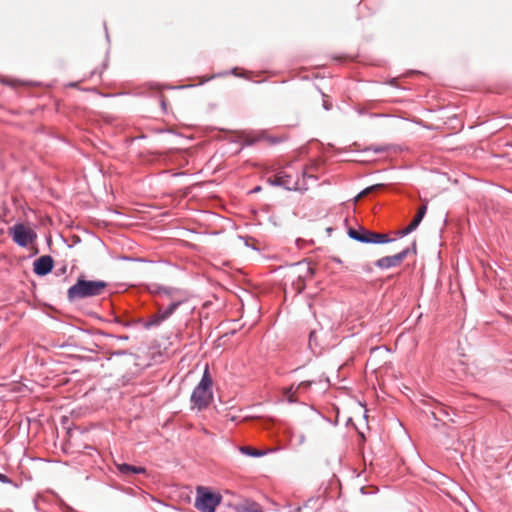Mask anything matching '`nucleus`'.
Returning <instances> with one entry per match:
<instances>
[{"label":"nucleus","mask_w":512,"mask_h":512,"mask_svg":"<svg viewBox=\"0 0 512 512\" xmlns=\"http://www.w3.org/2000/svg\"><path fill=\"white\" fill-rule=\"evenodd\" d=\"M107 282L103 280H86L78 278L76 283L67 291V298L70 302L100 296L104 293Z\"/></svg>","instance_id":"nucleus-1"},{"label":"nucleus","mask_w":512,"mask_h":512,"mask_svg":"<svg viewBox=\"0 0 512 512\" xmlns=\"http://www.w3.org/2000/svg\"><path fill=\"white\" fill-rule=\"evenodd\" d=\"M212 385L213 381L209 369L206 367L200 382L191 394V402L198 410L205 409L209 406L213 398Z\"/></svg>","instance_id":"nucleus-2"},{"label":"nucleus","mask_w":512,"mask_h":512,"mask_svg":"<svg viewBox=\"0 0 512 512\" xmlns=\"http://www.w3.org/2000/svg\"><path fill=\"white\" fill-rule=\"evenodd\" d=\"M222 502L220 493L212 492L209 488L198 486L194 506L201 512H215Z\"/></svg>","instance_id":"nucleus-3"},{"label":"nucleus","mask_w":512,"mask_h":512,"mask_svg":"<svg viewBox=\"0 0 512 512\" xmlns=\"http://www.w3.org/2000/svg\"><path fill=\"white\" fill-rule=\"evenodd\" d=\"M348 235L353 240H356L361 243H373V244H383L389 243L393 241L386 234L376 233L364 228H360L359 230L350 228L348 230Z\"/></svg>","instance_id":"nucleus-4"},{"label":"nucleus","mask_w":512,"mask_h":512,"mask_svg":"<svg viewBox=\"0 0 512 512\" xmlns=\"http://www.w3.org/2000/svg\"><path fill=\"white\" fill-rule=\"evenodd\" d=\"M9 235L11 236L12 240L20 247H27L37 238V234L34 232V230L22 223H16L10 227Z\"/></svg>","instance_id":"nucleus-5"},{"label":"nucleus","mask_w":512,"mask_h":512,"mask_svg":"<svg viewBox=\"0 0 512 512\" xmlns=\"http://www.w3.org/2000/svg\"><path fill=\"white\" fill-rule=\"evenodd\" d=\"M182 304L181 300L173 301L170 305L165 309H159L158 312L148 318L146 322L143 323V327L145 329H151L154 327L160 326L165 320H167L176 309Z\"/></svg>","instance_id":"nucleus-6"},{"label":"nucleus","mask_w":512,"mask_h":512,"mask_svg":"<svg viewBox=\"0 0 512 512\" xmlns=\"http://www.w3.org/2000/svg\"><path fill=\"white\" fill-rule=\"evenodd\" d=\"M267 181L273 186H280L287 190L299 189L298 179H294L291 175L283 171H280L272 177H269Z\"/></svg>","instance_id":"nucleus-7"},{"label":"nucleus","mask_w":512,"mask_h":512,"mask_svg":"<svg viewBox=\"0 0 512 512\" xmlns=\"http://www.w3.org/2000/svg\"><path fill=\"white\" fill-rule=\"evenodd\" d=\"M410 249L405 248L401 252L391 255V256H384L376 261V266L380 269H389L392 267H395L399 265L409 254Z\"/></svg>","instance_id":"nucleus-8"},{"label":"nucleus","mask_w":512,"mask_h":512,"mask_svg":"<svg viewBox=\"0 0 512 512\" xmlns=\"http://www.w3.org/2000/svg\"><path fill=\"white\" fill-rule=\"evenodd\" d=\"M53 268V259L49 255H43L36 259L33 263V271L38 276H45L51 272Z\"/></svg>","instance_id":"nucleus-9"},{"label":"nucleus","mask_w":512,"mask_h":512,"mask_svg":"<svg viewBox=\"0 0 512 512\" xmlns=\"http://www.w3.org/2000/svg\"><path fill=\"white\" fill-rule=\"evenodd\" d=\"M117 470L123 477H130L134 474H146L147 470L141 466H133L127 463L116 464Z\"/></svg>","instance_id":"nucleus-10"},{"label":"nucleus","mask_w":512,"mask_h":512,"mask_svg":"<svg viewBox=\"0 0 512 512\" xmlns=\"http://www.w3.org/2000/svg\"><path fill=\"white\" fill-rule=\"evenodd\" d=\"M240 140L243 142V146H251L259 141H262L266 138L264 132L259 133H241L239 136Z\"/></svg>","instance_id":"nucleus-11"},{"label":"nucleus","mask_w":512,"mask_h":512,"mask_svg":"<svg viewBox=\"0 0 512 512\" xmlns=\"http://www.w3.org/2000/svg\"><path fill=\"white\" fill-rule=\"evenodd\" d=\"M311 384H312V382H310V381H304V382H301V383H300V384H298V386L296 387V389H295V393H296L298 390L302 389V388H304V389L309 388V387L311 386ZM293 389H294V388H293V386H292V387H290L289 389H287V391H286V393H285V395H286V397L288 398V401H289V402H295V401H296V400L293 398V396H294Z\"/></svg>","instance_id":"nucleus-12"},{"label":"nucleus","mask_w":512,"mask_h":512,"mask_svg":"<svg viewBox=\"0 0 512 512\" xmlns=\"http://www.w3.org/2000/svg\"><path fill=\"white\" fill-rule=\"evenodd\" d=\"M426 212H427V205H422V206L419 207L417 214L415 215L414 219L410 223V225L412 227H414L415 230L420 225V223H421L422 219L424 218Z\"/></svg>","instance_id":"nucleus-13"},{"label":"nucleus","mask_w":512,"mask_h":512,"mask_svg":"<svg viewBox=\"0 0 512 512\" xmlns=\"http://www.w3.org/2000/svg\"><path fill=\"white\" fill-rule=\"evenodd\" d=\"M152 292H157V293H162L164 295H166L167 297H172V295L176 292H178L177 289H174V288H168V287H163V286H155V289L152 290Z\"/></svg>","instance_id":"nucleus-14"},{"label":"nucleus","mask_w":512,"mask_h":512,"mask_svg":"<svg viewBox=\"0 0 512 512\" xmlns=\"http://www.w3.org/2000/svg\"><path fill=\"white\" fill-rule=\"evenodd\" d=\"M240 452L245 455L252 456V457H259L264 454L263 452H261L259 450H256V449H253V448L247 447V446L241 447Z\"/></svg>","instance_id":"nucleus-15"},{"label":"nucleus","mask_w":512,"mask_h":512,"mask_svg":"<svg viewBox=\"0 0 512 512\" xmlns=\"http://www.w3.org/2000/svg\"><path fill=\"white\" fill-rule=\"evenodd\" d=\"M414 230H415V229H414V227H412V226L409 224L406 228H404V229H402V230L398 231V232H397V234H398V236H400V237H404V236H406V235L410 234L411 232H413Z\"/></svg>","instance_id":"nucleus-16"},{"label":"nucleus","mask_w":512,"mask_h":512,"mask_svg":"<svg viewBox=\"0 0 512 512\" xmlns=\"http://www.w3.org/2000/svg\"><path fill=\"white\" fill-rule=\"evenodd\" d=\"M378 186H371V187H368L366 189H364L363 191H361L357 197H356V200L360 199L361 197L367 195L369 192L373 191L374 189H376Z\"/></svg>","instance_id":"nucleus-17"},{"label":"nucleus","mask_w":512,"mask_h":512,"mask_svg":"<svg viewBox=\"0 0 512 512\" xmlns=\"http://www.w3.org/2000/svg\"><path fill=\"white\" fill-rule=\"evenodd\" d=\"M305 269H306L305 274H304V275L300 274V275H299V278H301V277H307L308 275H312V274H313V270H312V268H311V267H309V266H305Z\"/></svg>","instance_id":"nucleus-18"},{"label":"nucleus","mask_w":512,"mask_h":512,"mask_svg":"<svg viewBox=\"0 0 512 512\" xmlns=\"http://www.w3.org/2000/svg\"><path fill=\"white\" fill-rule=\"evenodd\" d=\"M0 481L3 483L9 482L6 475L0 473Z\"/></svg>","instance_id":"nucleus-19"},{"label":"nucleus","mask_w":512,"mask_h":512,"mask_svg":"<svg viewBox=\"0 0 512 512\" xmlns=\"http://www.w3.org/2000/svg\"><path fill=\"white\" fill-rule=\"evenodd\" d=\"M323 107L325 110H329L331 108V105L327 101H324Z\"/></svg>","instance_id":"nucleus-20"},{"label":"nucleus","mask_w":512,"mask_h":512,"mask_svg":"<svg viewBox=\"0 0 512 512\" xmlns=\"http://www.w3.org/2000/svg\"><path fill=\"white\" fill-rule=\"evenodd\" d=\"M314 336H315V332H314V331H312V332L310 333V335H309V343H310V344L312 343V340H313Z\"/></svg>","instance_id":"nucleus-21"},{"label":"nucleus","mask_w":512,"mask_h":512,"mask_svg":"<svg viewBox=\"0 0 512 512\" xmlns=\"http://www.w3.org/2000/svg\"><path fill=\"white\" fill-rule=\"evenodd\" d=\"M246 512H264L261 509H248Z\"/></svg>","instance_id":"nucleus-22"},{"label":"nucleus","mask_w":512,"mask_h":512,"mask_svg":"<svg viewBox=\"0 0 512 512\" xmlns=\"http://www.w3.org/2000/svg\"><path fill=\"white\" fill-rule=\"evenodd\" d=\"M259 190H260V187H256V188L254 189V191H259Z\"/></svg>","instance_id":"nucleus-23"}]
</instances>
